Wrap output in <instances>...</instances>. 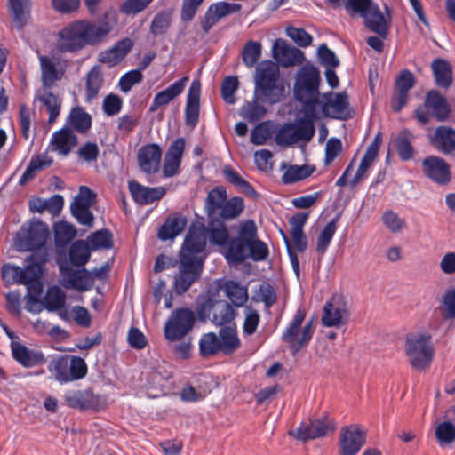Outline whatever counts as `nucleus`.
Returning <instances> with one entry per match:
<instances>
[{"label": "nucleus", "instance_id": "4468645a", "mask_svg": "<svg viewBox=\"0 0 455 455\" xmlns=\"http://www.w3.org/2000/svg\"><path fill=\"white\" fill-rule=\"evenodd\" d=\"M258 238V228L252 220L241 225L238 236L229 243L226 258L229 262L242 263L246 259V245Z\"/></svg>", "mask_w": 455, "mask_h": 455}, {"label": "nucleus", "instance_id": "774afa93", "mask_svg": "<svg viewBox=\"0 0 455 455\" xmlns=\"http://www.w3.org/2000/svg\"><path fill=\"white\" fill-rule=\"evenodd\" d=\"M440 310L444 319L455 318V287L446 291L443 296V307Z\"/></svg>", "mask_w": 455, "mask_h": 455}, {"label": "nucleus", "instance_id": "09e8293b", "mask_svg": "<svg viewBox=\"0 0 455 455\" xmlns=\"http://www.w3.org/2000/svg\"><path fill=\"white\" fill-rule=\"evenodd\" d=\"M338 217L331 220L324 228L321 230L316 241V252L320 257H323L337 230Z\"/></svg>", "mask_w": 455, "mask_h": 455}, {"label": "nucleus", "instance_id": "79ce46f5", "mask_svg": "<svg viewBox=\"0 0 455 455\" xmlns=\"http://www.w3.org/2000/svg\"><path fill=\"white\" fill-rule=\"evenodd\" d=\"M31 7V0H8V8L12 19L20 27L24 26L30 17Z\"/></svg>", "mask_w": 455, "mask_h": 455}, {"label": "nucleus", "instance_id": "864d4df0", "mask_svg": "<svg viewBox=\"0 0 455 455\" xmlns=\"http://www.w3.org/2000/svg\"><path fill=\"white\" fill-rule=\"evenodd\" d=\"M224 175L226 180L235 188H237L242 193L246 196H257V192L252 185L242 178V176L234 169L228 167L224 170Z\"/></svg>", "mask_w": 455, "mask_h": 455}, {"label": "nucleus", "instance_id": "c85d7f7f", "mask_svg": "<svg viewBox=\"0 0 455 455\" xmlns=\"http://www.w3.org/2000/svg\"><path fill=\"white\" fill-rule=\"evenodd\" d=\"M347 313L345 305L339 299L332 297L324 305L322 323L326 327H339L343 324V316Z\"/></svg>", "mask_w": 455, "mask_h": 455}, {"label": "nucleus", "instance_id": "f257e3e1", "mask_svg": "<svg viewBox=\"0 0 455 455\" xmlns=\"http://www.w3.org/2000/svg\"><path fill=\"white\" fill-rule=\"evenodd\" d=\"M116 24L117 14L114 10L106 11L97 22L88 20H74L58 32L56 50L63 54H76L87 45H98Z\"/></svg>", "mask_w": 455, "mask_h": 455}, {"label": "nucleus", "instance_id": "ddd939ff", "mask_svg": "<svg viewBox=\"0 0 455 455\" xmlns=\"http://www.w3.org/2000/svg\"><path fill=\"white\" fill-rule=\"evenodd\" d=\"M68 407L79 411H103L108 407L105 396L94 394L92 387L85 389L68 390L64 395Z\"/></svg>", "mask_w": 455, "mask_h": 455}, {"label": "nucleus", "instance_id": "13d9d810", "mask_svg": "<svg viewBox=\"0 0 455 455\" xmlns=\"http://www.w3.org/2000/svg\"><path fill=\"white\" fill-rule=\"evenodd\" d=\"M24 284L27 285V310L34 313L39 312L40 309H34L33 305L40 302L39 297L42 295L44 291L43 283L40 281H36Z\"/></svg>", "mask_w": 455, "mask_h": 455}, {"label": "nucleus", "instance_id": "de8ad7c7", "mask_svg": "<svg viewBox=\"0 0 455 455\" xmlns=\"http://www.w3.org/2000/svg\"><path fill=\"white\" fill-rule=\"evenodd\" d=\"M54 240L57 247H66L76 236V228L67 222L59 221L54 225Z\"/></svg>", "mask_w": 455, "mask_h": 455}, {"label": "nucleus", "instance_id": "aec40b11", "mask_svg": "<svg viewBox=\"0 0 455 455\" xmlns=\"http://www.w3.org/2000/svg\"><path fill=\"white\" fill-rule=\"evenodd\" d=\"M415 84L413 74L408 70H403L397 76L395 83V92L391 97V108L394 112H400L407 104L409 91Z\"/></svg>", "mask_w": 455, "mask_h": 455}, {"label": "nucleus", "instance_id": "bb28decb", "mask_svg": "<svg viewBox=\"0 0 455 455\" xmlns=\"http://www.w3.org/2000/svg\"><path fill=\"white\" fill-rule=\"evenodd\" d=\"M41 80L44 88H52L56 82L62 79L66 72V65L54 61L52 58L43 55L39 57Z\"/></svg>", "mask_w": 455, "mask_h": 455}, {"label": "nucleus", "instance_id": "0eeeda50", "mask_svg": "<svg viewBox=\"0 0 455 455\" xmlns=\"http://www.w3.org/2000/svg\"><path fill=\"white\" fill-rule=\"evenodd\" d=\"M343 6L351 18L360 16L364 26L371 32L386 39L388 25L378 4L372 0H344Z\"/></svg>", "mask_w": 455, "mask_h": 455}, {"label": "nucleus", "instance_id": "2f4dec72", "mask_svg": "<svg viewBox=\"0 0 455 455\" xmlns=\"http://www.w3.org/2000/svg\"><path fill=\"white\" fill-rule=\"evenodd\" d=\"M50 144L53 151L67 156L76 146L77 137L70 127L64 126L52 134Z\"/></svg>", "mask_w": 455, "mask_h": 455}, {"label": "nucleus", "instance_id": "393cba45", "mask_svg": "<svg viewBox=\"0 0 455 455\" xmlns=\"http://www.w3.org/2000/svg\"><path fill=\"white\" fill-rule=\"evenodd\" d=\"M128 187L132 198L140 205H148L159 201L166 193L163 187H146L135 180L129 181Z\"/></svg>", "mask_w": 455, "mask_h": 455}, {"label": "nucleus", "instance_id": "f704fd0d", "mask_svg": "<svg viewBox=\"0 0 455 455\" xmlns=\"http://www.w3.org/2000/svg\"><path fill=\"white\" fill-rule=\"evenodd\" d=\"M431 69L435 84L443 89L451 86L453 81L452 67L451 63L441 58L435 59L431 63Z\"/></svg>", "mask_w": 455, "mask_h": 455}, {"label": "nucleus", "instance_id": "412c9836", "mask_svg": "<svg viewBox=\"0 0 455 455\" xmlns=\"http://www.w3.org/2000/svg\"><path fill=\"white\" fill-rule=\"evenodd\" d=\"M272 52L274 59L283 67L289 68L301 64L305 56L301 50L289 46L286 41L278 38L275 41Z\"/></svg>", "mask_w": 455, "mask_h": 455}, {"label": "nucleus", "instance_id": "9b49d317", "mask_svg": "<svg viewBox=\"0 0 455 455\" xmlns=\"http://www.w3.org/2000/svg\"><path fill=\"white\" fill-rule=\"evenodd\" d=\"M450 113L446 98L437 90H431L427 93L423 105L415 109L414 117L420 124L425 125L429 123L431 116L443 122L449 117Z\"/></svg>", "mask_w": 455, "mask_h": 455}, {"label": "nucleus", "instance_id": "20e7f679", "mask_svg": "<svg viewBox=\"0 0 455 455\" xmlns=\"http://www.w3.org/2000/svg\"><path fill=\"white\" fill-rule=\"evenodd\" d=\"M220 291L221 286L219 281L216 285L209 287L205 293L196 298L197 318L202 323L209 321L217 327H230L237 331L235 322L236 310L229 302L221 299Z\"/></svg>", "mask_w": 455, "mask_h": 455}, {"label": "nucleus", "instance_id": "dca6fc26", "mask_svg": "<svg viewBox=\"0 0 455 455\" xmlns=\"http://www.w3.org/2000/svg\"><path fill=\"white\" fill-rule=\"evenodd\" d=\"M335 428L334 420L329 419L327 415H323L315 420L301 422L296 430L290 431L289 434L299 441L307 442L326 436L329 433L333 432Z\"/></svg>", "mask_w": 455, "mask_h": 455}, {"label": "nucleus", "instance_id": "f3484780", "mask_svg": "<svg viewBox=\"0 0 455 455\" xmlns=\"http://www.w3.org/2000/svg\"><path fill=\"white\" fill-rule=\"evenodd\" d=\"M320 72L313 64L303 65L297 73L294 84V96L304 98L306 95L320 94Z\"/></svg>", "mask_w": 455, "mask_h": 455}, {"label": "nucleus", "instance_id": "6e6552de", "mask_svg": "<svg viewBox=\"0 0 455 455\" xmlns=\"http://www.w3.org/2000/svg\"><path fill=\"white\" fill-rule=\"evenodd\" d=\"M404 351L414 370L428 368L435 355L432 335L427 331L409 333L405 339Z\"/></svg>", "mask_w": 455, "mask_h": 455}, {"label": "nucleus", "instance_id": "bf43d9fd", "mask_svg": "<svg viewBox=\"0 0 455 455\" xmlns=\"http://www.w3.org/2000/svg\"><path fill=\"white\" fill-rule=\"evenodd\" d=\"M246 249L249 251V254H246V258L250 257L253 261H263L267 259L269 255L267 243L259 238L248 243Z\"/></svg>", "mask_w": 455, "mask_h": 455}, {"label": "nucleus", "instance_id": "39448f33", "mask_svg": "<svg viewBox=\"0 0 455 455\" xmlns=\"http://www.w3.org/2000/svg\"><path fill=\"white\" fill-rule=\"evenodd\" d=\"M255 92L263 102L275 104L285 96V85L280 76L279 67L272 62H263L256 68Z\"/></svg>", "mask_w": 455, "mask_h": 455}, {"label": "nucleus", "instance_id": "c03bdc74", "mask_svg": "<svg viewBox=\"0 0 455 455\" xmlns=\"http://www.w3.org/2000/svg\"><path fill=\"white\" fill-rule=\"evenodd\" d=\"M70 286L78 291H86L92 288L94 278L87 269L72 270L68 274Z\"/></svg>", "mask_w": 455, "mask_h": 455}, {"label": "nucleus", "instance_id": "7c9ffc66", "mask_svg": "<svg viewBox=\"0 0 455 455\" xmlns=\"http://www.w3.org/2000/svg\"><path fill=\"white\" fill-rule=\"evenodd\" d=\"M431 145L443 154L455 151V130L450 126H438L430 137Z\"/></svg>", "mask_w": 455, "mask_h": 455}, {"label": "nucleus", "instance_id": "37998d69", "mask_svg": "<svg viewBox=\"0 0 455 455\" xmlns=\"http://www.w3.org/2000/svg\"><path fill=\"white\" fill-rule=\"evenodd\" d=\"M297 101L302 104L303 117L300 122H308L315 126L314 121L317 118V107L320 105L319 94L306 95L304 98L294 96Z\"/></svg>", "mask_w": 455, "mask_h": 455}, {"label": "nucleus", "instance_id": "c9c22d12", "mask_svg": "<svg viewBox=\"0 0 455 455\" xmlns=\"http://www.w3.org/2000/svg\"><path fill=\"white\" fill-rule=\"evenodd\" d=\"M447 416L449 419L437 424L435 429V435L440 445L450 444L455 441V406L449 408Z\"/></svg>", "mask_w": 455, "mask_h": 455}, {"label": "nucleus", "instance_id": "6e6d98bb", "mask_svg": "<svg viewBox=\"0 0 455 455\" xmlns=\"http://www.w3.org/2000/svg\"><path fill=\"white\" fill-rule=\"evenodd\" d=\"M262 46L259 42L250 40L248 41L242 51V58L243 63L248 68L255 66L261 57Z\"/></svg>", "mask_w": 455, "mask_h": 455}, {"label": "nucleus", "instance_id": "49530a36", "mask_svg": "<svg viewBox=\"0 0 455 455\" xmlns=\"http://www.w3.org/2000/svg\"><path fill=\"white\" fill-rule=\"evenodd\" d=\"M38 100L46 108L49 113L48 123L53 124L60 116L61 108L60 98L50 91H44L38 95Z\"/></svg>", "mask_w": 455, "mask_h": 455}, {"label": "nucleus", "instance_id": "b1692460", "mask_svg": "<svg viewBox=\"0 0 455 455\" xmlns=\"http://www.w3.org/2000/svg\"><path fill=\"white\" fill-rule=\"evenodd\" d=\"M162 154V148L156 143L142 146L138 151V164L140 170L148 174L158 172Z\"/></svg>", "mask_w": 455, "mask_h": 455}, {"label": "nucleus", "instance_id": "2eb2a0df", "mask_svg": "<svg viewBox=\"0 0 455 455\" xmlns=\"http://www.w3.org/2000/svg\"><path fill=\"white\" fill-rule=\"evenodd\" d=\"M315 132V126L308 122L285 123L275 133V140L280 147H289L300 140L308 142Z\"/></svg>", "mask_w": 455, "mask_h": 455}, {"label": "nucleus", "instance_id": "1a4fd4ad", "mask_svg": "<svg viewBox=\"0 0 455 455\" xmlns=\"http://www.w3.org/2000/svg\"><path fill=\"white\" fill-rule=\"evenodd\" d=\"M48 371L60 384H67L83 379L88 373V366L80 356L62 355L50 362Z\"/></svg>", "mask_w": 455, "mask_h": 455}, {"label": "nucleus", "instance_id": "a211bd4d", "mask_svg": "<svg viewBox=\"0 0 455 455\" xmlns=\"http://www.w3.org/2000/svg\"><path fill=\"white\" fill-rule=\"evenodd\" d=\"M367 433L358 425L344 426L340 429V455H357L366 443Z\"/></svg>", "mask_w": 455, "mask_h": 455}, {"label": "nucleus", "instance_id": "a18cd8bd", "mask_svg": "<svg viewBox=\"0 0 455 455\" xmlns=\"http://www.w3.org/2000/svg\"><path fill=\"white\" fill-rule=\"evenodd\" d=\"M92 250L84 240L74 242L69 248V260L73 266L83 267L90 259Z\"/></svg>", "mask_w": 455, "mask_h": 455}, {"label": "nucleus", "instance_id": "4be33fe9", "mask_svg": "<svg viewBox=\"0 0 455 455\" xmlns=\"http://www.w3.org/2000/svg\"><path fill=\"white\" fill-rule=\"evenodd\" d=\"M185 145V139L180 137L169 146L163 164V175L164 177L170 178L179 173Z\"/></svg>", "mask_w": 455, "mask_h": 455}, {"label": "nucleus", "instance_id": "9d476101", "mask_svg": "<svg viewBox=\"0 0 455 455\" xmlns=\"http://www.w3.org/2000/svg\"><path fill=\"white\" fill-rule=\"evenodd\" d=\"M306 315V310L299 307L281 336V340L289 346L294 355L308 346L314 334L313 320L307 322L302 327Z\"/></svg>", "mask_w": 455, "mask_h": 455}, {"label": "nucleus", "instance_id": "e2e57ef3", "mask_svg": "<svg viewBox=\"0 0 455 455\" xmlns=\"http://www.w3.org/2000/svg\"><path fill=\"white\" fill-rule=\"evenodd\" d=\"M70 210L73 214V216L77 220V221L82 224L85 225L89 228H92L94 223V216L92 211L90 210V207H87V205H70Z\"/></svg>", "mask_w": 455, "mask_h": 455}, {"label": "nucleus", "instance_id": "423d86ee", "mask_svg": "<svg viewBox=\"0 0 455 455\" xmlns=\"http://www.w3.org/2000/svg\"><path fill=\"white\" fill-rule=\"evenodd\" d=\"M199 355L202 358H211L222 353L231 355L241 347L237 331L233 328H220L218 334L210 331L204 333L198 342Z\"/></svg>", "mask_w": 455, "mask_h": 455}, {"label": "nucleus", "instance_id": "5701e85b", "mask_svg": "<svg viewBox=\"0 0 455 455\" xmlns=\"http://www.w3.org/2000/svg\"><path fill=\"white\" fill-rule=\"evenodd\" d=\"M424 174L440 185H445L451 180L449 164L441 157L429 156L422 163Z\"/></svg>", "mask_w": 455, "mask_h": 455}, {"label": "nucleus", "instance_id": "5fc2aeb1", "mask_svg": "<svg viewBox=\"0 0 455 455\" xmlns=\"http://www.w3.org/2000/svg\"><path fill=\"white\" fill-rule=\"evenodd\" d=\"M66 295L60 288L54 286L48 290L44 298V307L49 312H54L64 308Z\"/></svg>", "mask_w": 455, "mask_h": 455}, {"label": "nucleus", "instance_id": "052dcab7", "mask_svg": "<svg viewBox=\"0 0 455 455\" xmlns=\"http://www.w3.org/2000/svg\"><path fill=\"white\" fill-rule=\"evenodd\" d=\"M286 35L299 47H307L312 44V36L302 28L289 26L286 28Z\"/></svg>", "mask_w": 455, "mask_h": 455}, {"label": "nucleus", "instance_id": "7ed1b4c3", "mask_svg": "<svg viewBox=\"0 0 455 455\" xmlns=\"http://www.w3.org/2000/svg\"><path fill=\"white\" fill-rule=\"evenodd\" d=\"M206 237L204 224H191L180 252V272L175 276L173 285L179 295L185 293L201 275L203 261L196 255L205 249Z\"/></svg>", "mask_w": 455, "mask_h": 455}, {"label": "nucleus", "instance_id": "6ab92c4d", "mask_svg": "<svg viewBox=\"0 0 455 455\" xmlns=\"http://www.w3.org/2000/svg\"><path fill=\"white\" fill-rule=\"evenodd\" d=\"M323 99L322 112L324 116L340 120H347L351 116L347 92L333 93L329 92L323 94Z\"/></svg>", "mask_w": 455, "mask_h": 455}, {"label": "nucleus", "instance_id": "c756f323", "mask_svg": "<svg viewBox=\"0 0 455 455\" xmlns=\"http://www.w3.org/2000/svg\"><path fill=\"white\" fill-rule=\"evenodd\" d=\"M187 218L179 212L169 214L160 226L157 236L162 241H167L179 235L187 225Z\"/></svg>", "mask_w": 455, "mask_h": 455}, {"label": "nucleus", "instance_id": "3c124183", "mask_svg": "<svg viewBox=\"0 0 455 455\" xmlns=\"http://www.w3.org/2000/svg\"><path fill=\"white\" fill-rule=\"evenodd\" d=\"M315 170V167L310 164L291 165L283 174L282 181L284 184L295 183L309 177Z\"/></svg>", "mask_w": 455, "mask_h": 455}, {"label": "nucleus", "instance_id": "603ef678", "mask_svg": "<svg viewBox=\"0 0 455 455\" xmlns=\"http://www.w3.org/2000/svg\"><path fill=\"white\" fill-rule=\"evenodd\" d=\"M172 21V11L164 10L157 12L150 24V33L155 36L165 34Z\"/></svg>", "mask_w": 455, "mask_h": 455}, {"label": "nucleus", "instance_id": "338daca9", "mask_svg": "<svg viewBox=\"0 0 455 455\" xmlns=\"http://www.w3.org/2000/svg\"><path fill=\"white\" fill-rule=\"evenodd\" d=\"M384 225L393 233L401 231L406 225L405 220L399 218V216L393 211H386L382 215Z\"/></svg>", "mask_w": 455, "mask_h": 455}, {"label": "nucleus", "instance_id": "58836bf2", "mask_svg": "<svg viewBox=\"0 0 455 455\" xmlns=\"http://www.w3.org/2000/svg\"><path fill=\"white\" fill-rule=\"evenodd\" d=\"M28 263L24 268H21V280L20 284L40 281L43 275V267L46 262V255L42 257L31 256L28 259Z\"/></svg>", "mask_w": 455, "mask_h": 455}, {"label": "nucleus", "instance_id": "72a5a7b5", "mask_svg": "<svg viewBox=\"0 0 455 455\" xmlns=\"http://www.w3.org/2000/svg\"><path fill=\"white\" fill-rule=\"evenodd\" d=\"M188 81V77L183 76L180 80L172 84L166 89L157 92L153 99L149 110L151 112H156L160 107L170 103L173 99L183 92Z\"/></svg>", "mask_w": 455, "mask_h": 455}, {"label": "nucleus", "instance_id": "f8f14e48", "mask_svg": "<svg viewBox=\"0 0 455 455\" xmlns=\"http://www.w3.org/2000/svg\"><path fill=\"white\" fill-rule=\"evenodd\" d=\"M196 323L195 312L188 307L173 310L164 323V334L169 342H176L185 338Z\"/></svg>", "mask_w": 455, "mask_h": 455}, {"label": "nucleus", "instance_id": "cd10ccee", "mask_svg": "<svg viewBox=\"0 0 455 455\" xmlns=\"http://www.w3.org/2000/svg\"><path fill=\"white\" fill-rule=\"evenodd\" d=\"M50 235L48 226L36 220L29 224L24 235V244L27 251L38 250L44 247Z\"/></svg>", "mask_w": 455, "mask_h": 455}, {"label": "nucleus", "instance_id": "69168bd1", "mask_svg": "<svg viewBox=\"0 0 455 455\" xmlns=\"http://www.w3.org/2000/svg\"><path fill=\"white\" fill-rule=\"evenodd\" d=\"M238 79L236 76H227L221 84V95L223 100L228 103H235L234 94L238 88Z\"/></svg>", "mask_w": 455, "mask_h": 455}, {"label": "nucleus", "instance_id": "680f3d73", "mask_svg": "<svg viewBox=\"0 0 455 455\" xmlns=\"http://www.w3.org/2000/svg\"><path fill=\"white\" fill-rule=\"evenodd\" d=\"M153 0H125L119 6V12L125 15H136L148 8Z\"/></svg>", "mask_w": 455, "mask_h": 455}, {"label": "nucleus", "instance_id": "0e129e2a", "mask_svg": "<svg viewBox=\"0 0 455 455\" xmlns=\"http://www.w3.org/2000/svg\"><path fill=\"white\" fill-rule=\"evenodd\" d=\"M209 8L216 15V18L220 20L228 14L239 12L242 6L239 4L218 2L211 4Z\"/></svg>", "mask_w": 455, "mask_h": 455}, {"label": "nucleus", "instance_id": "8fccbe9b", "mask_svg": "<svg viewBox=\"0 0 455 455\" xmlns=\"http://www.w3.org/2000/svg\"><path fill=\"white\" fill-rule=\"evenodd\" d=\"M87 243L92 251L109 250L113 247V235L110 230L102 228L92 233L87 238Z\"/></svg>", "mask_w": 455, "mask_h": 455}, {"label": "nucleus", "instance_id": "a19ab883", "mask_svg": "<svg viewBox=\"0 0 455 455\" xmlns=\"http://www.w3.org/2000/svg\"><path fill=\"white\" fill-rule=\"evenodd\" d=\"M103 75L99 66H94L87 73L85 82V100L91 102L96 99L103 86Z\"/></svg>", "mask_w": 455, "mask_h": 455}, {"label": "nucleus", "instance_id": "473e14b6", "mask_svg": "<svg viewBox=\"0 0 455 455\" xmlns=\"http://www.w3.org/2000/svg\"><path fill=\"white\" fill-rule=\"evenodd\" d=\"M133 41L125 37L117 41L110 49L105 51L100 55V61L107 63L110 67L121 62L133 47Z\"/></svg>", "mask_w": 455, "mask_h": 455}, {"label": "nucleus", "instance_id": "ea45409f", "mask_svg": "<svg viewBox=\"0 0 455 455\" xmlns=\"http://www.w3.org/2000/svg\"><path fill=\"white\" fill-rule=\"evenodd\" d=\"M68 123L72 130L81 134L86 133L92 127V118L84 108L76 106L73 108L68 117Z\"/></svg>", "mask_w": 455, "mask_h": 455}, {"label": "nucleus", "instance_id": "f03ea898", "mask_svg": "<svg viewBox=\"0 0 455 455\" xmlns=\"http://www.w3.org/2000/svg\"><path fill=\"white\" fill-rule=\"evenodd\" d=\"M204 209L208 217L206 236L212 244L226 245L230 238L226 222L237 219L243 212V198L237 196L228 198L227 188L216 186L208 192Z\"/></svg>", "mask_w": 455, "mask_h": 455}, {"label": "nucleus", "instance_id": "e433bc0d", "mask_svg": "<svg viewBox=\"0 0 455 455\" xmlns=\"http://www.w3.org/2000/svg\"><path fill=\"white\" fill-rule=\"evenodd\" d=\"M220 286L234 307H241L247 302L248 290L238 282L228 280Z\"/></svg>", "mask_w": 455, "mask_h": 455}, {"label": "nucleus", "instance_id": "a878e982", "mask_svg": "<svg viewBox=\"0 0 455 455\" xmlns=\"http://www.w3.org/2000/svg\"><path fill=\"white\" fill-rule=\"evenodd\" d=\"M12 358L25 368L42 365L46 359L42 351L33 350L20 342L11 343Z\"/></svg>", "mask_w": 455, "mask_h": 455}, {"label": "nucleus", "instance_id": "4d7b16f0", "mask_svg": "<svg viewBox=\"0 0 455 455\" xmlns=\"http://www.w3.org/2000/svg\"><path fill=\"white\" fill-rule=\"evenodd\" d=\"M244 321L243 323V336L253 335L260 323V315L259 311L251 306H246L244 308Z\"/></svg>", "mask_w": 455, "mask_h": 455}, {"label": "nucleus", "instance_id": "4c0bfd02", "mask_svg": "<svg viewBox=\"0 0 455 455\" xmlns=\"http://www.w3.org/2000/svg\"><path fill=\"white\" fill-rule=\"evenodd\" d=\"M413 139L414 135L408 129H403L402 131H400L394 139L393 146L396 150L401 160L409 161L413 157Z\"/></svg>", "mask_w": 455, "mask_h": 455}]
</instances>
